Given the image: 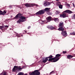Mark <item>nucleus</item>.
<instances>
[{
	"label": "nucleus",
	"instance_id": "obj_1",
	"mask_svg": "<svg viewBox=\"0 0 75 75\" xmlns=\"http://www.w3.org/2000/svg\"><path fill=\"white\" fill-rule=\"evenodd\" d=\"M23 15L21 13H19L17 14L15 17L13 18V20L14 19H17L18 18H19V19L18 21H17L18 24H20L21 22L23 23V22H25L26 21V18L24 16H22Z\"/></svg>",
	"mask_w": 75,
	"mask_h": 75
},
{
	"label": "nucleus",
	"instance_id": "obj_2",
	"mask_svg": "<svg viewBox=\"0 0 75 75\" xmlns=\"http://www.w3.org/2000/svg\"><path fill=\"white\" fill-rule=\"evenodd\" d=\"M23 69L21 68V66L18 67L15 66L12 69V71L13 72H17V71H21V69Z\"/></svg>",
	"mask_w": 75,
	"mask_h": 75
},
{
	"label": "nucleus",
	"instance_id": "obj_3",
	"mask_svg": "<svg viewBox=\"0 0 75 75\" xmlns=\"http://www.w3.org/2000/svg\"><path fill=\"white\" fill-rule=\"evenodd\" d=\"M44 13V10H41L39 11L38 12H37L35 14H33L32 16H35V14L36 15H42Z\"/></svg>",
	"mask_w": 75,
	"mask_h": 75
},
{
	"label": "nucleus",
	"instance_id": "obj_4",
	"mask_svg": "<svg viewBox=\"0 0 75 75\" xmlns=\"http://www.w3.org/2000/svg\"><path fill=\"white\" fill-rule=\"evenodd\" d=\"M30 75H40V72H38V70H35L33 72L30 73H29Z\"/></svg>",
	"mask_w": 75,
	"mask_h": 75
},
{
	"label": "nucleus",
	"instance_id": "obj_5",
	"mask_svg": "<svg viewBox=\"0 0 75 75\" xmlns=\"http://www.w3.org/2000/svg\"><path fill=\"white\" fill-rule=\"evenodd\" d=\"M56 58V57L50 58L49 59L48 61H52L51 62H57V61H58V60H59V58H58L55 59ZM52 61H53L52 62Z\"/></svg>",
	"mask_w": 75,
	"mask_h": 75
},
{
	"label": "nucleus",
	"instance_id": "obj_6",
	"mask_svg": "<svg viewBox=\"0 0 75 75\" xmlns=\"http://www.w3.org/2000/svg\"><path fill=\"white\" fill-rule=\"evenodd\" d=\"M51 3H52V2H49L44 1L43 3V4L45 7H48L50 6L51 4Z\"/></svg>",
	"mask_w": 75,
	"mask_h": 75
},
{
	"label": "nucleus",
	"instance_id": "obj_7",
	"mask_svg": "<svg viewBox=\"0 0 75 75\" xmlns=\"http://www.w3.org/2000/svg\"><path fill=\"white\" fill-rule=\"evenodd\" d=\"M68 15L67 13H63L62 14L60 15V16L61 17H62L63 18H65V17H67V16Z\"/></svg>",
	"mask_w": 75,
	"mask_h": 75
},
{
	"label": "nucleus",
	"instance_id": "obj_8",
	"mask_svg": "<svg viewBox=\"0 0 75 75\" xmlns=\"http://www.w3.org/2000/svg\"><path fill=\"white\" fill-rule=\"evenodd\" d=\"M61 33L62 35L65 37L67 36V32L66 31L62 32Z\"/></svg>",
	"mask_w": 75,
	"mask_h": 75
},
{
	"label": "nucleus",
	"instance_id": "obj_9",
	"mask_svg": "<svg viewBox=\"0 0 75 75\" xmlns=\"http://www.w3.org/2000/svg\"><path fill=\"white\" fill-rule=\"evenodd\" d=\"M24 5H25V6L26 7H32V4L31 3H27L24 4Z\"/></svg>",
	"mask_w": 75,
	"mask_h": 75
},
{
	"label": "nucleus",
	"instance_id": "obj_10",
	"mask_svg": "<svg viewBox=\"0 0 75 75\" xmlns=\"http://www.w3.org/2000/svg\"><path fill=\"white\" fill-rule=\"evenodd\" d=\"M63 13H68L69 14H71L72 13V12L69 10H67L64 11Z\"/></svg>",
	"mask_w": 75,
	"mask_h": 75
},
{
	"label": "nucleus",
	"instance_id": "obj_11",
	"mask_svg": "<svg viewBox=\"0 0 75 75\" xmlns=\"http://www.w3.org/2000/svg\"><path fill=\"white\" fill-rule=\"evenodd\" d=\"M59 27H63L64 26V23L61 22L59 25Z\"/></svg>",
	"mask_w": 75,
	"mask_h": 75
},
{
	"label": "nucleus",
	"instance_id": "obj_12",
	"mask_svg": "<svg viewBox=\"0 0 75 75\" xmlns=\"http://www.w3.org/2000/svg\"><path fill=\"white\" fill-rule=\"evenodd\" d=\"M51 9V8H46L45 9L44 11V13H45V11H46V12H48L50 9Z\"/></svg>",
	"mask_w": 75,
	"mask_h": 75
},
{
	"label": "nucleus",
	"instance_id": "obj_13",
	"mask_svg": "<svg viewBox=\"0 0 75 75\" xmlns=\"http://www.w3.org/2000/svg\"><path fill=\"white\" fill-rule=\"evenodd\" d=\"M73 57H74V56H72V55H70V54H68L67 55V58L68 59H71V58H73Z\"/></svg>",
	"mask_w": 75,
	"mask_h": 75
},
{
	"label": "nucleus",
	"instance_id": "obj_14",
	"mask_svg": "<svg viewBox=\"0 0 75 75\" xmlns=\"http://www.w3.org/2000/svg\"><path fill=\"white\" fill-rule=\"evenodd\" d=\"M58 30L62 31L64 30V29L63 27H59V28L58 29Z\"/></svg>",
	"mask_w": 75,
	"mask_h": 75
},
{
	"label": "nucleus",
	"instance_id": "obj_15",
	"mask_svg": "<svg viewBox=\"0 0 75 75\" xmlns=\"http://www.w3.org/2000/svg\"><path fill=\"white\" fill-rule=\"evenodd\" d=\"M52 17L49 16L47 18V20L48 21H51Z\"/></svg>",
	"mask_w": 75,
	"mask_h": 75
},
{
	"label": "nucleus",
	"instance_id": "obj_16",
	"mask_svg": "<svg viewBox=\"0 0 75 75\" xmlns=\"http://www.w3.org/2000/svg\"><path fill=\"white\" fill-rule=\"evenodd\" d=\"M48 28L49 29H50V30H52L53 29H54V27L52 26H49L48 27Z\"/></svg>",
	"mask_w": 75,
	"mask_h": 75
},
{
	"label": "nucleus",
	"instance_id": "obj_17",
	"mask_svg": "<svg viewBox=\"0 0 75 75\" xmlns=\"http://www.w3.org/2000/svg\"><path fill=\"white\" fill-rule=\"evenodd\" d=\"M46 21L44 20V21H42V20H40L39 21V23L40 24H44V23Z\"/></svg>",
	"mask_w": 75,
	"mask_h": 75
},
{
	"label": "nucleus",
	"instance_id": "obj_18",
	"mask_svg": "<svg viewBox=\"0 0 75 75\" xmlns=\"http://www.w3.org/2000/svg\"><path fill=\"white\" fill-rule=\"evenodd\" d=\"M54 20L56 23H58L59 22V19L57 18H55Z\"/></svg>",
	"mask_w": 75,
	"mask_h": 75
},
{
	"label": "nucleus",
	"instance_id": "obj_19",
	"mask_svg": "<svg viewBox=\"0 0 75 75\" xmlns=\"http://www.w3.org/2000/svg\"><path fill=\"white\" fill-rule=\"evenodd\" d=\"M24 74L23 72H20L17 74V75H24Z\"/></svg>",
	"mask_w": 75,
	"mask_h": 75
},
{
	"label": "nucleus",
	"instance_id": "obj_20",
	"mask_svg": "<svg viewBox=\"0 0 75 75\" xmlns=\"http://www.w3.org/2000/svg\"><path fill=\"white\" fill-rule=\"evenodd\" d=\"M61 55L60 54H57L56 55V57H56V58H58V57H60Z\"/></svg>",
	"mask_w": 75,
	"mask_h": 75
},
{
	"label": "nucleus",
	"instance_id": "obj_21",
	"mask_svg": "<svg viewBox=\"0 0 75 75\" xmlns=\"http://www.w3.org/2000/svg\"><path fill=\"white\" fill-rule=\"evenodd\" d=\"M59 8H60V9H62V8L63 7V6L62 5H59Z\"/></svg>",
	"mask_w": 75,
	"mask_h": 75
},
{
	"label": "nucleus",
	"instance_id": "obj_22",
	"mask_svg": "<svg viewBox=\"0 0 75 75\" xmlns=\"http://www.w3.org/2000/svg\"><path fill=\"white\" fill-rule=\"evenodd\" d=\"M0 15H4L3 12L1 11H0Z\"/></svg>",
	"mask_w": 75,
	"mask_h": 75
},
{
	"label": "nucleus",
	"instance_id": "obj_23",
	"mask_svg": "<svg viewBox=\"0 0 75 75\" xmlns=\"http://www.w3.org/2000/svg\"><path fill=\"white\" fill-rule=\"evenodd\" d=\"M6 75V72H2V73H1L0 75Z\"/></svg>",
	"mask_w": 75,
	"mask_h": 75
},
{
	"label": "nucleus",
	"instance_id": "obj_24",
	"mask_svg": "<svg viewBox=\"0 0 75 75\" xmlns=\"http://www.w3.org/2000/svg\"><path fill=\"white\" fill-rule=\"evenodd\" d=\"M55 71H52L50 73V75H51V74H53L55 73Z\"/></svg>",
	"mask_w": 75,
	"mask_h": 75
},
{
	"label": "nucleus",
	"instance_id": "obj_25",
	"mask_svg": "<svg viewBox=\"0 0 75 75\" xmlns=\"http://www.w3.org/2000/svg\"><path fill=\"white\" fill-rule=\"evenodd\" d=\"M32 6H38V5H37V4H35V3H32Z\"/></svg>",
	"mask_w": 75,
	"mask_h": 75
},
{
	"label": "nucleus",
	"instance_id": "obj_26",
	"mask_svg": "<svg viewBox=\"0 0 75 75\" xmlns=\"http://www.w3.org/2000/svg\"><path fill=\"white\" fill-rule=\"evenodd\" d=\"M53 56L52 55H50L48 57H47V58H51Z\"/></svg>",
	"mask_w": 75,
	"mask_h": 75
},
{
	"label": "nucleus",
	"instance_id": "obj_27",
	"mask_svg": "<svg viewBox=\"0 0 75 75\" xmlns=\"http://www.w3.org/2000/svg\"><path fill=\"white\" fill-rule=\"evenodd\" d=\"M48 14L49 16H51L52 14V13L51 12H49L48 13Z\"/></svg>",
	"mask_w": 75,
	"mask_h": 75
},
{
	"label": "nucleus",
	"instance_id": "obj_28",
	"mask_svg": "<svg viewBox=\"0 0 75 75\" xmlns=\"http://www.w3.org/2000/svg\"><path fill=\"white\" fill-rule=\"evenodd\" d=\"M16 7L18 8H20V9H21V7L20 5H16Z\"/></svg>",
	"mask_w": 75,
	"mask_h": 75
},
{
	"label": "nucleus",
	"instance_id": "obj_29",
	"mask_svg": "<svg viewBox=\"0 0 75 75\" xmlns=\"http://www.w3.org/2000/svg\"><path fill=\"white\" fill-rule=\"evenodd\" d=\"M72 18L73 19H75V14H74V15L72 16Z\"/></svg>",
	"mask_w": 75,
	"mask_h": 75
},
{
	"label": "nucleus",
	"instance_id": "obj_30",
	"mask_svg": "<svg viewBox=\"0 0 75 75\" xmlns=\"http://www.w3.org/2000/svg\"><path fill=\"white\" fill-rule=\"evenodd\" d=\"M60 5V2H57L56 3V5L57 6H59Z\"/></svg>",
	"mask_w": 75,
	"mask_h": 75
},
{
	"label": "nucleus",
	"instance_id": "obj_31",
	"mask_svg": "<svg viewBox=\"0 0 75 75\" xmlns=\"http://www.w3.org/2000/svg\"><path fill=\"white\" fill-rule=\"evenodd\" d=\"M55 14L56 15H58L59 14V11H57L55 12Z\"/></svg>",
	"mask_w": 75,
	"mask_h": 75
},
{
	"label": "nucleus",
	"instance_id": "obj_32",
	"mask_svg": "<svg viewBox=\"0 0 75 75\" xmlns=\"http://www.w3.org/2000/svg\"><path fill=\"white\" fill-rule=\"evenodd\" d=\"M4 27V26H0V29H1V30H2Z\"/></svg>",
	"mask_w": 75,
	"mask_h": 75
},
{
	"label": "nucleus",
	"instance_id": "obj_33",
	"mask_svg": "<svg viewBox=\"0 0 75 75\" xmlns=\"http://www.w3.org/2000/svg\"><path fill=\"white\" fill-rule=\"evenodd\" d=\"M16 36H17V37H21V36L18 34H16Z\"/></svg>",
	"mask_w": 75,
	"mask_h": 75
},
{
	"label": "nucleus",
	"instance_id": "obj_34",
	"mask_svg": "<svg viewBox=\"0 0 75 75\" xmlns=\"http://www.w3.org/2000/svg\"><path fill=\"white\" fill-rule=\"evenodd\" d=\"M45 59V60L46 61H47V60H48V59H47L48 58H47V57L46 58H45V57L43 59Z\"/></svg>",
	"mask_w": 75,
	"mask_h": 75
},
{
	"label": "nucleus",
	"instance_id": "obj_35",
	"mask_svg": "<svg viewBox=\"0 0 75 75\" xmlns=\"http://www.w3.org/2000/svg\"><path fill=\"white\" fill-rule=\"evenodd\" d=\"M7 11H6L5 10H4V12L3 13L4 14H6V13Z\"/></svg>",
	"mask_w": 75,
	"mask_h": 75
},
{
	"label": "nucleus",
	"instance_id": "obj_36",
	"mask_svg": "<svg viewBox=\"0 0 75 75\" xmlns=\"http://www.w3.org/2000/svg\"><path fill=\"white\" fill-rule=\"evenodd\" d=\"M62 53L63 54H66L67 53V51H63Z\"/></svg>",
	"mask_w": 75,
	"mask_h": 75
},
{
	"label": "nucleus",
	"instance_id": "obj_37",
	"mask_svg": "<svg viewBox=\"0 0 75 75\" xmlns=\"http://www.w3.org/2000/svg\"><path fill=\"white\" fill-rule=\"evenodd\" d=\"M47 62V61H46V60H44L43 61V62H44V63H45V62Z\"/></svg>",
	"mask_w": 75,
	"mask_h": 75
},
{
	"label": "nucleus",
	"instance_id": "obj_38",
	"mask_svg": "<svg viewBox=\"0 0 75 75\" xmlns=\"http://www.w3.org/2000/svg\"><path fill=\"white\" fill-rule=\"evenodd\" d=\"M4 26L5 27H6V28H8V25H4Z\"/></svg>",
	"mask_w": 75,
	"mask_h": 75
},
{
	"label": "nucleus",
	"instance_id": "obj_39",
	"mask_svg": "<svg viewBox=\"0 0 75 75\" xmlns=\"http://www.w3.org/2000/svg\"><path fill=\"white\" fill-rule=\"evenodd\" d=\"M67 7H70V5H69V4H68L67 5Z\"/></svg>",
	"mask_w": 75,
	"mask_h": 75
},
{
	"label": "nucleus",
	"instance_id": "obj_40",
	"mask_svg": "<svg viewBox=\"0 0 75 75\" xmlns=\"http://www.w3.org/2000/svg\"><path fill=\"white\" fill-rule=\"evenodd\" d=\"M73 35H75V32H73Z\"/></svg>",
	"mask_w": 75,
	"mask_h": 75
},
{
	"label": "nucleus",
	"instance_id": "obj_41",
	"mask_svg": "<svg viewBox=\"0 0 75 75\" xmlns=\"http://www.w3.org/2000/svg\"><path fill=\"white\" fill-rule=\"evenodd\" d=\"M72 4H73V7H75V4L74 3H72Z\"/></svg>",
	"mask_w": 75,
	"mask_h": 75
},
{
	"label": "nucleus",
	"instance_id": "obj_42",
	"mask_svg": "<svg viewBox=\"0 0 75 75\" xmlns=\"http://www.w3.org/2000/svg\"><path fill=\"white\" fill-rule=\"evenodd\" d=\"M31 28V26H29L28 27V29H30Z\"/></svg>",
	"mask_w": 75,
	"mask_h": 75
},
{
	"label": "nucleus",
	"instance_id": "obj_43",
	"mask_svg": "<svg viewBox=\"0 0 75 75\" xmlns=\"http://www.w3.org/2000/svg\"><path fill=\"white\" fill-rule=\"evenodd\" d=\"M70 35H73V33H70Z\"/></svg>",
	"mask_w": 75,
	"mask_h": 75
},
{
	"label": "nucleus",
	"instance_id": "obj_44",
	"mask_svg": "<svg viewBox=\"0 0 75 75\" xmlns=\"http://www.w3.org/2000/svg\"><path fill=\"white\" fill-rule=\"evenodd\" d=\"M16 34H18V33H17L16 32H14Z\"/></svg>",
	"mask_w": 75,
	"mask_h": 75
},
{
	"label": "nucleus",
	"instance_id": "obj_45",
	"mask_svg": "<svg viewBox=\"0 0 75 75\" xmlns=\"http://www.w3.org/2000/svg\"><path fill=\"white\" fill-rule=\"evenodd\" d=\"M24 75H27V74H24Z\"/></svg>",
	"mask_w": 75,
	"mask_h": 75
},
{
	"label": "nucleus",
	"instance_id": "obj_46",
	"mask_svg": "<svg viewBox=\"0 0 75 75\" xmlns=\"http://www.w3.org/2000/svg\"><path fill=\"white\" fill-rule=\"evenodd\" d=\"M59 0H56V1H58Z\"/></svg>",
	"mask_w": 75,
	"mask_h": 75
},
{
	"label": "nucleus",
	"instance_id": "obj_47",
	"mask_svg": "<svg viewBox=\"0 0 75 75\" xmlns=\"http://www.w3.org/2000/svg\"><path fill=\"white\" fill-rule=\"evenodd\" d=\"M21 36L22 37H23V35H21Z\"/></svg>",
	"mask_w": 75,
	"mask_h": 75
},
{
	"label": "nucleus",
	"instance_id": "obj_48",
	"mask_svg": "<svg viewBox=\"0 0 75 75\" xmlns=\"http://www.w3.org/2000/svg\"><path fill=\"white\" fill-rule=\"evenodd\" d=\"M10 7H11V6H10Z\"/></svg>",
	"mask_w": 75,
	"mask_h": 75
},
{
	"label": "nucleus",
	"instance_id": "obj_49",
	"mask_svg": "<svg viewBox=\"0 0 75 75\" xmlns=\"http://www.w3.org/2000/svg\"><path fill=\"white\" fill-rule=\"evenodd\" d=\"M29 33H27V34H29Z\"/></svg>",
	"mask_w": 75,
	"mask_h": 75
},
{
	"label": "nucleus",
	"instance_id": "obj_50",
	"mask_svg": "<svg viewBox=\"0 0 75 75\" xmlns=\"http://www.w3.org/2000/svg\"><path fill=\"white\" fill-rule=\"evenodd\" d=\"M44 59V58H43L42 59Z\"/></svg>",
	"mask_w": 75,
	"mask_h": 75
}]
</instances>
